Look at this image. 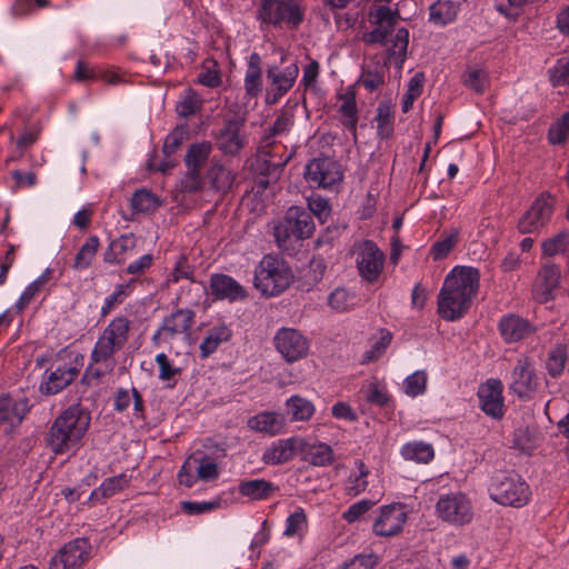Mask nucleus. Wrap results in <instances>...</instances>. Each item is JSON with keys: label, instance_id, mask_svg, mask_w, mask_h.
Instances as JSON below:
<instances>
[{"label": "nucleus", "instance_id": "nucleus-27", "mask_svg": "<svg viewBox=\"0 0 569 569\" xmlns=\"http://www.w3.org/2000/svg\"><path fill=\"white\" fill-rule=\"evenodd\" d=\"M286 216L290 220L292 230L296 232V240L310 238L315 231L313 220L308 211L301 207H290Z\"/></svg>", "mask_w": 569, "mask_h": 569}, {"label": "nucleus", "instance_id": "nucleus-17", "mask_svg": "<svg viewBox=\"0 0 569 569\" xmlns=\"http://www.w3.org/2000/svg\"><path fill=\"white\" fill-rule=\"evenodd\" d=\"M503 386L499 379H488L480 385L478 398L481 410L489 417L500 420L505 415Z\"/></svg>", "mask_w": 569, "mask_h": 569}, {"label": "nucleus", "instance_id": "nucleus-44", "mask_svg": "<svg viewBox=\"0 0 569 569\" xmlns=\"http://www.w3.org/2000/svg\"><path fill=\"white\" fill-rule=\"evenodd\" d=\"M208 178L210 179L213 188L222 191L229 189L233 182L232 172L219 161L213 160L211 162V167L208 170Z\"/></svg>", "mask_w": 569, "mask_h": 569}, {"label": "nucleus", "instance_id": "nucleus-62", "mask_svg": "<svg viewBox=\"0 0 569 569\" xmlns=\"http://www.w3.org/2000/svg\"><path fill=\"white\" fill-rule=\"evenodd\" d=\"M359 82L370 92L377 90L385 82L383 68L365 69Z\"/></svg>", "mask_w": 569, "mask_h": 569}, {"label": "nucleus", "instance_id": "nucleus-40", "mask_svg": "<svg viewBox=\"0 0 569 569\" xmlns=\"http://www.w3.org/2000/svg\"><path fill=\"white\" fill-rule=\"evenodd\" d=\"M158 368V379L166 383L167 387L173 388L177 385L178 377L182 369L172 363L168 356L163 352L158 353L154 359Z\"/></svg>", "mask_w": 569, "mask_h": 569}, {"label": "nucleus", "instance_id": "nucleus-1", "mask_svg": "<svg viewBox=\"0 0 569 569\" xmlns=\"http://www.w3.org/2000/svg\"><path fill=\"white\" fill-rule=\"evenodd\" d=\"M478 269L455 267L445 278L438 295V313L447 321L461 319L469 310L479 289Z\"/></svg>", "mask_w": 569, "mask_h": 569}, {"label": "nucleus", "instance_id": "nucleus-24", "mask_svg": "<svg viewBox=\"0 0 569 569\" xmlns=\"http://www.w3.org/2000/svg\"><path fill=\"white\" fill-rule=\"evenodd\" d=\"M136 247L137 238L132 233L122 234L109 243L103 254L104 262L121 264L134 254Z\"/></svg>", "mask_w": 569, "mask_h": 569}, {"label": "nucleus", "instance_id": "nucleus-48", "mask_svg": "<svg viewBox=\"0 0 569 569\" xmlns=\"http://www.w3.org/2000/svg\"><path fill=\"white\" fill-rule=\"evenodd\" d=\"M132 283L133 280L129 281L128 283L118 284L113 292L109 295L101 307V316L106 317L109 315L117 306L121 305L124 299L131 293L132 291Z\"/></svg>", "mask_w": 569, "mask_h": 569}, {"label": "nucleus", "instance_id": "nucleus-49", "mask_svg": "<svg viewBox=\"0 0 569 569\" xmlns=\"http://www.w3.org/2000/svg\"><path fill=\"white\" fill-rule=\"evenodd\" d=\"M459 239V232L452 230L442 236L440 240L433 243L431 248V256L433 260H441L446 258L449 252L456 247Z\"/></svg>", "mask_w": 569, "mask_h": 569}, {"label": "nucleus", "instance_id": "nucleus-39", "mask_svg": "<svg viewBox=\"0 0 569 569\" xmlns=\"http://www.w3.org/2000/svg\"><path fill=\"white\" fill-rule=\"evenodd\" d=\"M131 402L133 403L136 415L142 416L144 411L143 400L136 388H132L131 390L119 389L117 391L114 398V410L123 412L130 407Z\"/></svg>", "mask_w": 569, "mask_h": 569}, {"label": "nucleus", "instance_id": "nucleus-53", "mask_svg": "<svg viewBox=\"0 0 569 569\" xmlns=\"http://www.w3.org/2000/svg\"><path fill=\"white\" fill-rule=\"evenodd\" d=\"M569 246V232L561 231L555 237H551L542 242V252L546 256L552 257L566 251Z\"/></svg>", "mask_w": 569, "mask_h": 569}, {"label": "nucleus", "instance_id": "nucleus-26", "mask_svg": "<svg viewBox=\"0 0 569 569\" xmlns=\"http://www.w3.org/2000/svg\"><path fill=\"white\" fill-rule=\"evenodd\" d=\"M284 419L281 415L272 411H263L248 420V427L257 432L276 436L283 431Z\"/></svg>", "mask_w": 569, "mask_h": 569}, {"label": "nucleus", "instance_id": "nucleus-59", "mask_svg": "<svg viewBox=\"0 0 569 569\" xmlns=\"http://www.w3.org/2000/svg\"><path fill=\"white\" fill-rule=\"evenodd\" d=\"M567 353L561 346L555 348L548 356L547 370L551 377H558L562 373L566 365Z\"/></svg>", "mask_w": 569, "mask_h": 569}, {"label": "nucleus", "instance_id": "nucleus-30", "mask_svg": "<svg viewBox=\"0 0 569 569\" xmlns=\"http://www.w3.org/2000/svg\"><path fill=\"white\" fill-rule=\"evenodd\" d=\"M231 337L232 330L226 325H218L210 328L199 346L200 356L202 358L209 357L221 343L229 341Z\"/></svg>", "mask_w": 569, "mask_h": 569}, {"label": "nucleus", "instance_id": "nucleus-45", "mask_svg": "<svg viewBox=\"0 0 569 569\" xmlns=\"http://www.w3.org/2000/svg\"><path fill=\"white\" fill-rule=\"evenodd\" d=\"M329 306L338 312L351 310L357 305V297L346 288H336L328 298Z\"/></svg>", "mask_w": 569, "mask_h": 569}, {"label": "nucleus", "instance_id": "nucleus-20", "mask_svg": "<svg viewBox=\"0 0 569 569\" xmlns=\"http://www.w3.org/2000/svg\"><path fill=\"white\" fill-rule=\"evenodd\" d=\"M79 370L76 366H58L44 376L40 391L43 395H56L68 387L78 376Z\"/></svg>", "mask_w": 569, "mask_h": 569}, {"label": "nucleus", "instance_id": "nucleus-63", "mask_svg": "<svg viewBox=\"0 0 569 569\" xmlns=\"http://www.w3.org/2000/svg\"><path fill=\"white\" fill-rule=\"evenodd\" d=\"M569 136V111L566 112L550 129L549 141L551 143H561Z\"/></svg>", "mask_w": 569, "mask_h": 569}, {"label": "nucleus", "instance_id": "nucleus-42", "mask_svg": "<svg viewBox=\"0 0 569 569\" xmlns=\"http://www.w3.org/2000/svg\"><path fill=\"white\" fill-rule=\"evenodd\" d=\"M193 267L189 263L188 258L181 254L174 263L172 271L169 273L166 280V284L169 287L172 283H178L181 279L190 280L192 284H197L193 279ZM200 289H204L202 283H198Z\"/></svg>", "mask_w": 569, "mask_h": 569}, {"label": "nucleus", "instance_id": "nucleus-57", "mask_svg": "<svg viewBox=\"0 0 569 569\" xmlns=\"http://www.w3.org/2000/svg\"><path fill=\"white\" fill-rule=\"evenodd\" d=\"M377 133L380 138H388L391 136L392 129V114L389 106L379 104L377 109Z\"/></svg>", "mask_w": 569, "mask_h": 569}, {"label": "nucleus", "instance_id": "nucleus-14", "mask_svg": "<svg viewBox=\"0 0 569 569\" xmlns=\"http://www.w3.org/2000/svg\"><path fill=\"white\" fill-rule=\"evenodd\" d=\"M273 340L277 351L287 362L298 361L308 355L307 338L293 328L279 329Z\"/></svg>", "mask_w": 569, "mask_h": 569}, {"label": "nucleus", "instance_id": "nucleus-9", "mask_svg": "<svg viewBox=\"0 0 569 569\" xmlns=\"http://www.w3.org/2000/svg\"><path fill=\"white\" fill-rule=\"evenodd\" d=\"M556 199L550 193H542L519 218L517 228L520 233H538L552 217Z\"/></svg>", "mask_w": 569, "mask_h": 569}, {"label": "nucleus", "instance_id": "nucleus-13", "mask_svg": "<svg viewBox=\"0 0 569 569\" xmlns=\"http://www.w3.org/2000/svg\"><path fill=\"white\" fill-rule=\"evenodd\" d=\"M408 520V512L402 503H390L378 509L372 523V531L379 537H393L399 535Z\"/></svg>", "mask_w": 569, "mask_h": 569}, {"label": "nucleus", "instance_id": "nucleus-52", "mask_svg": "<svg viewBox=\"0 0 569 569\" xmlns=\"http://www.w3.org/2000/svg\"><path fill=\"white\" fill-rule=\"evenodd\" d=\"M48 277L46 274L40 276L33 282H31L22 292L19 300L16 303L18 311L24 310L31 301L40 293L41 288L47 283Z\"/></svg>", "mask_w": 569, "mask_h": 569}, {"label": "nucleus", "instance_id": "nucleus-28", "mask_svg": "<svg viewBox=\"0 0 569 569\" xmlns=\"http://www.w3.org/2000/svg\"><path fill=\"white\" fill-rule=\"evenodd\" d=\"M302 460L310 465L323 467L333 461V451L331 447L323 442L309 443L303 439V446L299 448Z\"/></svg>", "mask_w": 569, "mask_h": 569}, {"label": "nucleus", "instance_id": "nucleus-3", "mask_svg": "<svg viewBox=\"0 0 569 569\" xmlns=\"http://www.w3.org/2000/svg\"><path fill=\"white\" fill-rule=\"evenodd\" d=\"M90 425V416L80 407L71 406L53 422L48 445L54 453L74 451Z\"/></svg>", "mask_w": 569, "mask_h": 569}, {"label": "nucleus", "instance_id": "nucleus-2", "mask_svg": "<svg viewBox=\"0 0 569 569\" xmlns=\"http://www.w3.org/2000/svg\"><path fill=\"white\" fill-rule=\"evenodd\" d=\"M131 321L126 316L113 318L98 337L90 355L88 371L96 378L111 372L116 366L114 356L121 351L130 338Z\"/></svg>", "mask_w": 569, "mask_h": 569}, {"label": "nucleus", "instance_id": "nucleus-41", "mask_svg": "<svg viewBox=\"0 0 569 569\" xmlns=\"http://www.w3.org/2000/svg\"><path fill=\"white\" fill-rule=\"evenodd\" d=\"M287 407L291 419L295 421H307L315 413V406L312 402L300 396H291L287 400Z\"/></svg>", "mask_w": 569, "mask_h": 569}, {"label": "nucleus", "instance_id": "nucleus-25", "mask_svg": "<svg viewBox=\"0 0 569 569\" xmlns=\"http://www.w3.org/2000/svg\"><path fill=\"white\" fill-rule=\"evenodd\" d=\"M499 329L506 342H517L533 333V326L526 319L515 315L503 317L499 322Z\"/></svg>", "mask_w": 569, "mask_h": 569}, {"label": "nucleus", "instance_id": "nucleus-46", "mask_svg": "<svg viewBox=\"0 0 569 569\" xmlns=\"http://www.w3.org/2000/svg\"><path fill=\"white\" fill-rule=\"evenodd\" d=\"M160 206V199L147 189L137 190L131 198V207L137 212H152Z\"/></svg>", "mask_w": 569, "mask_h": 569}, {"label": "nucleus", "instance_id": "nucleus-58", "mask_svg": "<svg viewBox=\"0 0 569 569\" xmlns=\"http://www.w3.org/2000/svg\"><path fill=\"white\" fill-rule=\"evenodd\" d=\"M356 466L359 470V475L357 476H350L347 485V491L351 496H357L366 490L367 488V480L366 477L368 476L369 471L366 468L365 463L361 460L356 461Z\"/></svg>", "mask_w": 569, "mask_h": 569}, {"label": "nucleus", "instance_id": "nucleus-32", "mask_svg": "<svg viewBox=\"0 0 569 569\" xmlns=\"http://www.w3.org/2000/svg\"><path fill=\"white\" fill-rule=\"evenodd\" d=\"M462 0H437L430 6V21L437 26L452 22L459 12Z\"/></svg>", "mask_w": 569, "mask_h": 569}, {"label": "nucleus", "instance_id": "nucleus-50", "mask_svg": "<svg viewBox=\"0 0 569 569\" xmlns=\"http://www.w3.org/2000/svg\"><path fill=\"white\" fill-rule=\"evenodd\" d=\"M307 528V516L303 509L298 508L286 519L283 536L292 538L300 536Z\"/></svg>", "mask_w": 569, "mask_h": 569}, {"label": "nucleus", "instance_id": "nucleus-38", "mask_svg": "<svg viewBox=\"0 0 569 569\" xmlns=\"http://www.w3.org/2000/svg\"><path fill=\"white\" fill-rule=\"evenodd\" d=\"M100 248V239L98 236H90L81 246L74 257L72 268L77 271L89 268Z\"/></svg>", "mask_w": 569, "mask_h": 569}, {"label": "nucleus", "instance_id": "nucleus-11", "mask_svg": "<svg viewBox=\"0 0 569 569\" xmlns=\"http://www.w3.org/2000/svg\"><path fill=\"white\" fill-rule=\"evenodd\" d=\"M540 385L539 378L533 368V361L529 357H521L517 360L509 377V390L520 399H531Z\"/></svg>", "mask_w": 569, "mask_h": 569}, {"label": "nucleus", "instance_id": "nucleus-64", "mask_svg": "<svg viewBox=\"0 0 569 569\" xmlns=\"http://www.w3.org/2000/svg\"><path fill=\"white\" fill-rule=\"evenodd\" d=\"M378 561L375 553L357 555L350 561L345 562L341 569H373Z\"/></svg>", "mask_w": 569, "mask_h": 569}, {"label": "nucleus", "instance_id": "nucleus-31", "mask_svg": "<svg viewBox=\"0 0 569 569\" xmlns=\"http://www.w3.org/2000/svg\"><path fill=\"white\" fill-rule=\"evenodd\" d=\"M260 57L258 53H251L248 68L244 74V90L249 98H257L262 91V72L260 68Z\"/></svg>", "mask_w": 569, "mask_h": 569}, {"label": "nucleus", "instance_id": "nucleus-55", "mask_svg": "<svg viewBox=\"0 0 569 569\" xmlns=\"http://www.w3.org/2000/svg\"><path fill=\"white\" fill-rule=\"evenodd\" d=\"M290 220H288L287 216H284L283 220L280 221L273 228V236L279 246V248L287 250L291 244V240H296V232L292 230L290 224Z\"/></svg>", "mask_w": 569, "mask_h": 569}, {"label": "nucleus", "instance_id": "nucleus-47", "mask_svg": "<svg viewBox=\"0 0 569 569\" xmlns=\"http://www.w3.org/2000/svg\"><path fill=\"white\" fill-rule=\"evenodd\" d=\"M392 335L387 329H381L379 331V337L375 342H372L369 350H367L362 356V363H369L378 360L387 350L389 345L391 343Z\"/></svg>", "mask_w": 569, "mask_h": 569}, {"label": "nucleus", "instance_id": "nucleus-19", "mask_svg": "<svg viewBox=\"0 0 569 569\" xmlns=\"http://www.w3.org/2000/svg\"><path fill=\"white\" fill-rule=\"evenodd\" d=\"M299 74L297 62L288 64L283 69L271 66L267 70V77L272 86V91L268 96L269 102H277L282 98L295 84Z\"/></svg>", "mask_w": 569, "mask_h": 569}, {"label": "nucleus", "instance_id": "nucleus-4", "mask_svg": "<svg viewBox=\"0 0 569 569\" xmlns=\"http://www.w3.org/2000/svg\"><path fill=\"white\" fill-rule=\"evenodd\" d=\"M293 280V273L287 262L276 256L266 254L254 269L253 284L266 297L279 296Z\"/></svg>", "mask_w": 569, "mask_h": 569}, {"label": "nucleus", "instance_id": "nucleus-29", "mask_svg": "<svg viewBox=\"0 0 569 569\" xmlns=\"http://www.w3.org/2000/svg\"><path fill=\"white\" fill-rule=\"evenodd\" d=\"M130 485V477L126 473H120L110 478H107L102 481V483L94 489L88 500L91 503L101 502L102 499L110 498L116 493L122 491L128 488Z\"/></svg>", "mask_w": 569, "mask_h": 569}, {"label": "nucleus", "instance_id": "nucleus-21", "mask_svg": "<svg viewBox=\"0 0 569 569\" xmlns=\"http://www.w3.org/2000/svg\"><path fill=\"white\" fill-rule=\"evenodd\" d=\"M540 283L533 290L535 299L540 302H548L555 298V291L559 288L561 271L555 264H546L539 272Z\"/></svg>", "mask_w": 569, "mask_h": 569}, {"label": "nucleus", "instance_id": "nucleus-6", "mask_svg": "<svg viewBox=\"0 0 569 569\" xmlns=\"http://www.w3.org/2000/svg\"><path fill=\"white\" fill-rule=\"evenodd\" d=\"M303 177L311 188L333 190L341 184L343 170L332 158H315L306 164Z\"/></svg>", "mask_w": 569, "mask_h": 569}, {"label": "nucleus", "instance_id": "nucleus-35", "mask_svg": "<svg viewBox=\"0 0 569 569\" xmlns=\"http://www.w3.org/2000/svg\"><path fill=\"white\" fill-rule=\"evenodd\" d=\"M368 18L373 26L387 27L393 30L400 19V12L398 8L391 9L383 4H372L368 11Z\"/></svg>", "mask_w": 569, "mask_h": 569}, {"label": "nucleus", "instance_id": "nucleus-22", "mask_svg": "<svg viewBox=\"0 0 569 569\" xmlns=\"http://www.w3.org/2000/svg\"><path fill=\"white\" fill-rule=\"evenodd\" d=\"M28 401L26 399L14 400L11 397H0V427L6 432L12 427L20 425L28 411Z\"/></svg>", "mask_w": 569, "mask_h": 569}, {"label": "nucleus", "instance_id": "nucleus-8", "mask_svg": "<svg viewBox=\"0 0 569 569\" xmlns=\"http://www.w3.org/2000/svg\"><path fill=\"white\" fill-rule=\"evenodd\" d=\"M353 253L360 277L369 283L376 282L383 270V252L373 241L365 240L355 244Z\"/></svg>", "mask_w": 569, "mask_h": 569}, {"label": "nucleus", "instance_id": "nucleus-36", "mask_svg": "<svg viewBox=\"0 0 569 569\" xmlns=\"http://www.w3.org/2000/svg\"><path fill=\"white\" fill-rule=\"evenodd\" d=\"M213 146L210 141H201L191 144L186 153L184 162L187 169L202 171L204 163L208 161Z\"/></svg>", "mask_w": 569, "mask_h": 569}, {"label": "nucleus", "instance_id": "nucleus-23", "mask_svg": "<svg viewBox=\"0 0 569 569\" xmlns=\"http://www.w3.org/2000/svg\"><path fill=\"white\" fill-rule=\"evenodd\" d=\"M210 292L217 299L234 301L246 297L244 288L232 277L223 273H214L210 278Z\"/></svg>", "mask_w": 569, "mask_h": 569}, {"label": "nucleus", "instance_id": "nucleus-43", "mask_svg": "<svg viewBox=\"0 0 569 569\" xmlns=\"http://www.w3.org/2000/svg\"><path fill=\"white\" fill-rule=\"evenodd\" d=\"M202 102V99L194 90L188 89L179 97L177 112L180 117L188 118L201 110Z\"/></svg>", "mask_w": 569, "mask_h": 569}, {"label": "nucleus", "instance_id": "nucleus-7", "mask_svg": "<svg viewBox=\"0 0 569 569\" xmlns=\"http://www.w3.org/2000/svg\"><path fill=\"white\" fill-rule=\"evenodd\" d=\"M436 512L442 521L451 526H465L473 518L471 500L460 491L440 496Z\"/></svg>", "mask_w": 569, "mask_h": 569}, {"label": "nucleus", "instance_id": "nucleus-56", "mask_svg": "<svg viewBox=\"0 0 569 569\" xmlns=\"http://www.w3.org/2000/svg\"><path fill=\"white\" fill-rule=\"evenodd\" d=\"M462 82L467 88L477 93H482L488 82V76L485 70L469 69L463 73Z\"/></svg>", "mask_w": 569, "mask_h": 569}, {"label": "nucleus", "instance_id": "nucleus-60", "mask_svg": "<svg viewBox=\"0 0 569 569\" xmlns=\"http://www.w3.org/2000/svg\"><path fill=\"white\" fill-rule=\"evenodd\" d=\"M308 208L321 223L326 222L331 214L329 201L319 194H312L308 198Z\"/></svg>", "mask_w": 569, "mask_h": 569}, {"label": "nucleus", "instance_id": "nucleus-54", "mask_svg": "<svg viewBox=\"0 0 569 569\" xmlns=\"http://www.w3.org/2000/svg\"><path fill=\"white\" fill-rule=\"evenodd\" d=\"M409 43V31L406 28L397 30L392 39V46L389 49V58H396L400 63L403 62Z\"/></svg>", "mask_w": 569, "mask_h": 569}, {"label": "nucleus", "instance_id": "nucleus-10", "mask_svg": "<svg viewBox=\"0 0 569 569\" xmlns=\"http://www.w3.org/2000/svg\"><path fill=\"white\" fill-rule=\"evenodd\" d=\"M262 22L280 24L287 22L297 27L303 20V10L296 0H263L259 8Z\"/></svg>", "mask_w": 569, "mask_h": 569}, {"label": "nucleus", "instance_id": "nucleus-16", "mask_svg": "<svg viewBox=\"0 0 569 569\" xmlns=\"http://www.w3.org/2000/svg\"><path fill=\"white\" fill-rule=\"evenodd\" d=\"M90 545L87 539L77 538L66 543L50 560V569H77L89 557Z\"/></svg>", "mask_w": 569, "mask_h": 569}, {"label": "nucleus", "instance_id": "nucleus-33", "mask_svg": "<svg viewBox=\"0 0 569 569\" xmlns=\"http://www.w3.org/2000/svg\"><path fill=\"white\" fill-rule=\"evenodd\" d=\"M277 490V487L266 479H252L241 481L238 486V491L241 496L248 497L251 500H263L271 496Z\"/></svg>", "mask_w": 569, "mask_h": 569}, {"label": "nucleus", "instance_id": "nucleus-12", "mask_svg": "<svg viewBox=\"0 0 569 569\" xmlns=\"http://www.w3.org/2000/svg\"><path fill=\"white\" fill-rule=\"evenodd\" d=\"M244 121L242 117L227 119L222 128L213 133L216 146L223 154L237 156L246 147Z\"/></svg>", "mask_w": 569, "mask_h": 569}, {"label": "nucleus", "instance_id": "nucleus-5", "mask_svg": "<svg viewBox=\"0 0 569 569\" xmlns=\"http://www.w3.org/2000/svg\"><path fill=\"white\" fill-rule=\"evenodd\" d=\"M490 499L511 508H522L531 499V489L527 481L515 472H496L488 487Z\"/></svg>", "mask_w": 569, "mask_h": 569}, {"label": "nucleus", "instance_id": "nucleus-15", "mask_svg": "<svg viewBox=\"0 0 569 569\" xmlns=\"http://www.w3.org/2000/svg\"><path fill=\"white\" fill-rule=\"evenodd\" d=\"M194 322V312L190 309H179L166 317L153 333L151 341L154 346L168 342L177 335L187 333Z\"/></svg>", "mask_w": 569, "mask_h": 569}, {"label": "nucleus", "instance_id": "nucleus-51", "mask_svg": "<svg viewBox=\"0 0 569 569\" xmlns=\"http://www.w3.org/2000/svg\"><path fill=\"white\" fill-rule=\"evenodd\" d=\"M427 373L418 370L408 376L403 381V390L410 397H417L426 391Z\"/></svg>", "mask_w": 569, "mask_h": 569}, {"label": "nucleus", "instance_id": "nucleus-34", "mask_svg": "<svg viewBox=\"0 0 569 569\" xmlns=\"http://www.w3.org/2000/svg\"><path fill=\"white\" fill-rule=\"evenodd\" d=\"M400 453L405 460L417 463H428L435 457V450L430 443L423 441H410L401 447Z\"/></svg>", "mask_w": 569, "mask_h": 569}, {"label": "nucleus", "instance_id": "nucleus-18", "mask_svg": "<svg viewBox=\"0 0 569 569\" xmlns=\"http://www.w3.org/2000/svg\"><path fill=\"white\" fill-rule=\"evenodd\" d=\"M302 446L303 438L300 437L278 439L264 449L261 460L268 466L284 465L297 456Z\"/></svg>", "mask_w": 569, "mask_h": 569}, {"label": "nucleus", "instance_id": "nucleus-61", "mask_svg": "<svg viewBox=\"0 0 569 569\" xmlns=\"http://www.w3.org/2000/svg\"><path fill=\"white\" fill-rule=\"evenodd\" d=\"M187 138V131L182 127L173 129L164 139L162 152L166 157H171L183 143Z\"/></svg>", "mask_w": 569, "mask_h": 569}, {"label": "nucleus", "instance_id": "nucleus-37", "mask_svg": "<svg viewBox=\"0 0 569 569\" xmlns=\"http://www.w3.org/2000/svg\"><path fill=\"white\" fill-rule=\"evenodd\" d=\"M340 100L341 104L338 111L341 116V122L356 137L358 109L355 93L347 92L340 97Z\"/></svg>", "mask_w": 569, "mask_h": 569}]
</instances>
